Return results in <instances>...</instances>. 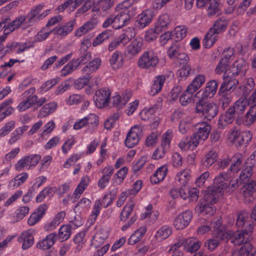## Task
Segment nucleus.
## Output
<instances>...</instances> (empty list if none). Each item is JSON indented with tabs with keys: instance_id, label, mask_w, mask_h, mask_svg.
<instances>
[{
	"instance_id": "1",
	"label": "nucleus",
	"mask_w": 256,
	"mask_h": 256,
	"mask_svg": "<svg viewBox=\"0 0 256 256\" xmlns=\"http://www.w3.org/2000/svg\"><path fill=\"white\" fill-rule=\"evenodd\" d=\"M44 5L40 4L32 8L27 16L22 15L14 20L8 29L13 32L20 26L24 28L30 26L33 24L39 22L46 18L50 13V10H44Z\"/></svg>"
},
{
	"instance_id": "2",
	"label": "nucleus",
	"mask_w": 256,
	"mask_h": 256,
	"mask_svg": "<svg viewBox=\"0 0 256 256\" xmlns=\"http://www.w3.org/2000/svg\"><path fill=\"white\" fill-rule=\"evenodd\" d=\"M228 25V20L224 17L215 20L210 28L203 40V46L206 48H210L218 40V35L224 32Z\"/></svg>"
},
{
	"instance_id": "3",
	"label": "nucleus",
	"mask_w": 256,
	"mask_h": 256,
	"mask_svg": "<svg viewBox=\"0 0 256 256\" xmlns=\"http://www.w3.org/2000/svg\"><path fill=\"white\" fill-rule=\"evenodd\" d=\"M253 230V226L251 224H248V228H244L242 230H237L234 232L228 230L226 233L227 239H231V242L236 246H240L244 244H250L252 238L251 234Z\"/></svg>"
},
{
	"instance_id": "4",
	"label": "nucleus",
	"mask_w": 256,
	"mask_h": 256,
	"mask_svg": "<svg viewBox=\"0 0 256 256\" xmlns=\"http://www.w3.org/2000/svg\"><path fill=\"white\" fill-rule=\"evenodd\" d=\"M218 110V108L216 104L206 102L203 100L197 102L195 108L196 114H202L208 120L214 118L217 115Z\"/></svg>"
},
{
	"instance_id": "5",
	"label": "nucleus",
	"mask_w": 256,
	"mask_h": 256,
	"mask_svg": "<svg viewBox=\"0 0 256 256\" xmlns=\"http://www.w3.org/2000/svg\"><path fill=\"white\" fill-rule=\"evenodd\" d=\"M98 125V116L95 114H90L76 121L73 125V128L75 130H79L86 127L88 132H92L97 128Z\"/></svg>"
},
{
	"instance_id": "6",
	"label": "nucleus",
	"mask_w": 256,
	"mask_h": 256,
	"mask_svg": "<svg viewBox=\"0 0 256 256\" xmlns=\"http://www.w3.org/2000/svg\"><path fill=\"white\" fill-rule=\"evenodd\" d=\"M159 58L153 50H148L140 58L138 64L141 68L152 70L157 66Z\"/></svg>"
},
{
	"instance_id": "7",
	"label": "nucleus",
	"mask_w": 256,
	"mask_h": 256,
	"mask_svg": "<svg viewBox=\"0 0 256 256\" xmlns=\"http://www.w3.org/2000/svg\"><path fill=\"white\" fill-rule=\"evenodd\" d=\"M142 132V128L139 126H134L131 128L127 134L125 140L126 146L130 148L136 145Z\"/></svg>"
},
{
	"instance_id": "8",
	"label": "nucleus",
	"mask_w": 256,
	"mask_h": 256,
	"mask_svg": "<svg viewBox=\"0 0 256 256\" xmlns=\"http://www.w3.org/2000/svg\"><path fill=\"white\" fill-rule=\"evenodd\" d=\"M110 90L106 88H103L97 90L94 97L96 106L98 108H102L110 102Z\"/></svg>"
},
{
	"instance_id": "9",
	"label": "nucleus",
	"mask_w": 256,
	"mask_h": 256,
	"mask_svg": "<svg viewBox=\"0 0 256 256\" xmlns=\"http://www.w3.org/2000/svg\"><path fill=\"white\" fill-rule=\"evenodd\" d=\"M196 128L198 131L194 134L192 136L200 144L201 140H204L208 138L211 130V126L208 122H202L196 124Z\"/></svg>"
},
{
	"instance_id": "10",
	"label": "nucleus",
	"mask_w": 256,
	"mask_h": 256,
	"mask_svg": "<svg viewBox=\"0 0 256 256\" xmlns=\"http://www.w3.org/2000/svg\"><path fill=\"white\" fill-rule=\"evenodd\" d=\"M192 218L191 211L186 210L178 214L175 218L174 225L177 230H183L190 224Z\"/></svg>"
},
{
	"instance_id": "11",
	"label": "nucleus",
	"mask_w": 256,
	"mask_h": 256,
	"mask_svg": "<svg viewBox=\"0 0 256 256\" xmlns=\"http://www.w3.org/2000/svg\"><path fill=\"white\" fill-rule=\"evenodd\" d=\"M128 8H122V9H123L122 11L116 16H114V28L118 29L129 23L131 16L128 14L129 12Z\"/></svg>"
},
{
	"instance_id": "12",
	"label": "nucleus",
	"mask_w": 256,
	"mask_h": 256,
	"mask_svg": "<svg viewBox=\"0 0 256 256\" xmlns=\"http://www.w3.org/2000/svg\"><path fill=\"white\" fill-rule=\"evenodd\" d=\"M35 92V88L32 87L26 90L22 94L27 96L26 98L32 106H36L38 107H40L46 102L48 100L45 97L38 98L36 95L34 94Z\"/></svg>"
},
{
	"instance_id": "13",
	"label": "nucleus",
	"mask_w": 256,
	"mask_h": 256,
	"mask_svg": "<svg viewBox=\"0 0 256 256\" xmlns=\"http://www.w3.org/2000/svg\"><path fill=\"white\" fill-rule=\"evenodd\" d=\"M256 186V182L252 180L250 182L245 184L240 190L244 201L246 203H249L254 200V193Z\"/></svg>"
},
{
	"instance_id": "14",
	"label": "nucleus",
	"mask_w": 256,
	"mask_h": 256,
	"mask_svg": "<svg viewBox=\"0 0 256 256\" xmlns=\"http://www.w3.org/2000/svg\"><path fill=\"white\" fill-rule=\"evenodd\" d=\"M236 112L230 106L226 112L220 116L219 118L218 125L220 128H224L226 126L232 123L235 118Z\"/></svg>"
},
{
	"instance_id": "15",
	"label": "nucleus",
	"mask_w": 256,
	"mask_h": 256,
	"mask_svg": "<svg viewBox=\"0 0 256 256\" xmlns=\"http://www.w3.org/2000/svg\"><path fill=\"white\" fill-rule=\"evenodd\" d=\"M75 24L76 21L74 20H71L64 26L58 28H54L51 30V32L55 35H58L62 38L67 36L72 30Z\"/></svg>"
},
{
	"instance_id": "16",
	"label": "nucleus",
	"mask_w": 256,
	"mask_h": 256,
	"mask_svg": "<svg viewBox=\"0 0 256 256\" xmlns=\"http://www.w3.org/2000/svg\"><path fill=\"white\" fill-rule=\"evenodd\" d=\"M230 178V176L226 172H222L214 179L213 188H216L219 192H224L226 188L227 184L225 182Z\"/></svg>"
},
{
	"instance_id": "17",
	"label": "nucleus",
	"mask_w": 256,
	"mask_h": 256,
	"mask_svg": "<svg viewBox=\"0 0 256 256\" xmlns=\"http://www.w3.org/2000/svg\"><path fill=\"white\" fill-rule=\"evenodd\" d=\"M102 176L98 180V186L100 188H104L109 182V180L114 174V170L112 166H108L101 170Z\"/></svg>"
},
{
	"instance_id": "18",
	"label": "nucleus",
	"mask_w": 256,
	"mask_h": 256,
	"mask_svg": "<svg viewBox=\"0 0 256 256\" xmlns=\"http://www.w3.org/2000/svg\"><path fill=\"white\" fill-rule=\"evenodd\" d=\"M57 238L56 233H51L48 234L45 238L39 242L37 247L43 250L50 249L55 243Z\"/></svg>"
},
{
	"instance_id": "19",
	"label": "nucleus",
	"mask_w": 256,
	"mask_h": 256,
	"mask_svg": "<svg viewBox=\"0 0 256 256\" xmlns=\"http://www.w3.org/2000/svg\"><path fill=\"white\" fill-rule=\"evenodd\" d=\"M152 12L149 10H144L138 15V22L140 28H144L150 23L153 18Z\"/></svg>"
},
{
	"instance_id": "20",
	"label": "nucleus",
	"mask_w": 256,
	"mask_h": 256,
	"mask_svg": "<svg viewBox=\"0 0 256 256\" xmlns=\"http://www.w3.org/2000/svg\"><path fill=\"white\" fill-rule=\"evenodd\" d=\"M198 144V140L192 136L190 139L188 138H182L178 144V146L182 150H194Z\"/></svg>"
},
{
	"instance_id": "21",
	"label": "nucleus",
	"mask_w": 256,
	"mask_h": 256,
	"mask_svg": "<svg viewBox=\"0 0 256 256\" xmlns=\"http://www.w3.org/2000/svg\"><path fill=\"white\" fill-rule=\"evenodd\" d=\"M231 162V166L230 170L232 172H238L242 165V163L244 160V156L240 153L236 154L230 159Z\"/></svg>"
},
{
	"instance_id": "22",
	"label": "nucleus",
	"mask_w": 256,
	"mask_h": 256,
	"mask_svg": "<svg viewBox=\"0 0 256 256\" xmlns=\"http://www.w3.org/2000/svg\"><path fill=\"white\" fill-rule=\"evenodd\" d=\"M101 64V60L95 58L85 66L81 70L82 74H90L98 70Z\"/></svg>"
},
{
	"instance_id": "23",
	"label": "nucleus",
	"mask_w": 256,
	"mask_h": 256,
	"mask_svg": "<svg viewBox=\"0 0 256 256\" xmlns=\"http://www.w3.org/2000/svg\"><path fill=\"white\" fill-rule=\"evenodd\" d=\"M168 168L166 166H162L158 168L154 174L150 177V180L152 184H157L164 180L166 177Z\"/></svg>"
},
{
	"instance_id": "24",
	"label": "nucleus",
	"mask_w": 256,
	"mask_h": 256,
	"mask_svg": "<svg viewBox=\"0 0 256 256\" xmlns=\"http://www.w3.org/2000/svg\"><path fill=\"white\" fill-rule=\"evenodd\" d=\"M124 60L122 52L116 51L113 53L110 59V64L114 70L118 69L122 66Z\"/></svg>"
},
{
	"instance_id": "25",
	"label": "nucleus",
	"mask_w": 256,
	"mask_h": 256,
	"mask_svg": "<svg viewBox=\"0 0 256 256\" xmlns=\"http://www.w3.org/2000/svg\"><path fill=\"white\" fill-rule=\"evenodd\" d=\"M142 46V40L134 39L127 46L126 54L130 56H135L141 51Z\"/></svg>"
},
{
	"instance_id": "26",
	"label": "nucleus",
	"mask_w": 256,
	"mask_h": 256,
	"mask_svg": "<svg viewBox=\"0 0 256 256\" xmlns=\"http://www.w3.org/2000/svg\"><path fill=\"white\" fill-rule=\"evenodd\" d=\"M222 193V192H219V190L212 187V188L208 189L206 191L204 195V199L208 204H215Z\"/></svg>"
},
{
	"instance_id": "27",
	"label": "nucleus",
	"mask_w": 256,
	"mask_h": 256,
	"mask_svg": "<svg viewBox=\"0 0 256 256\" xmlns=\"http://www.w3.org/2000/svg\"><path fill=\"white\" fill-rule=\"evenodd\" d=\"M166 80L165 75H160L154 78V82L151 86V94L155 95L161 91L162 87Z\"/></svg>"
},
{
	"instance_id": "28",
	"label": "nucleus",
	"mask_w": 256,
	"mask_h": 256,
	"mask_svg": "<svg viewBox=\"0 0 256 256\" xmlns=\"http://www.w3.org/2000/svg\"><path fill=\"white\" fill-rule=\"evenodd\" d=\"M172 228L168 226H164L159 228L154 236L156 240L160 242L168 238L172 234Z\"/></svg>"
},
{
	"instance_id": "29",
	"label": "nucleus",
	"mask_w": 256,
	"mask_h": 256,
	"mask_svg": "<svg viewBox=\"0 0 256 256\" xmlns=\"http://www.w3.org/2000/svg\"><path fill=\"white\" fill-rule=\"evenodd\" d=\"M57 108V104L55 102H51L45 104L40 110L38 117L43 118L48 116L53 113Z\"/></svg>"
},
{
	"instance_id": "30",
	"label": "nucleus",
	"mask_w": 256,
	"mask_h": 256,
	"mask_svg": "<svg viewBox=\"0 0 256 256\" xmlns=\"http://www.w3.org/2000/svg\"><path fill=\"white\" fill-rule=\"evenodd\" d=\"M218 94L219 96V104L221 108L224 110L232 102V96L230 92H226L220 90H219Z\"/></svg>"
},
{
	"instance_id": "31",
	"label": "nucleus",
	"mask_w": 256,
	"mask_h": 256,
	"mask_svg": "<svg viewBox=\"0 0 256 256\" xmlns=\"http://www.w3.org/2000/svg\"><path fill=\"white\" fill-rule=\"evenodd\" d=\"M223 78L224 82L220 87V90L230 92V90H233L238 84V81L236 79L232 78V77L226 76Z\"/></svg>"
},
{
	"instance_id": "32",
	"label": "nucleus",
	"mask_w": 256,
	"mask_h": 256,
	"mask_svg": "<svg viewBox=\"0 0 256 256\" xmlns=\"http://www.w3.org/2000/svg\"><path fill=\"white\" fill-rule=\"evenodd\" d=\"M205 82V77L202 74L196 76L190 84L187 87V91H190L191 93H194L200 88Z\"/></svg>"
},
{
	"instance_id": "33",
	"label": "nucleus",
	"mask_w": 256,
	"mask_h": 256,
	"mask_svg": "<svg viewBox=\"0 0 256 256\" xmlns=\"http://www.w3.org/2000/svg\"><path fill=\"white\" fill-rule=\"evenodd\" d=\"M170 22V18L168 14H162L156 24L155 28L158 32H162L168 28Z\"/></svg>"
},
{
	"instance_id": "34",
	"label": "nucleus",
	"mask_w": 256,
	"mask_h": 256,
	"mask_svg": "<svg viewBox=\"0 0 256 256\" xmlns=\"http://www.w3.org/2000/svg\"><path fill=\"white\" fill-rule=\"evenodd\" d=\"M248 216V213L246 210L238 212L236 213V226L238 228H242L245 226L244 228H248V224H250L247 221Z\"/></svg>"
},
{
	"instance_id": "35",
	"label": "nucleus",
	"mask_w": 256,
	"mask_h": 256,
	"mask_svg": "<svg viewBox=\"0 0 256 256\" xmlns=\"http://www.w3.org/2000/svg\"><path fill=\"white\" fill-rule=\"evenodd\" d=\"M146 231V227L142 226L136 230L128 240L129 244L133 245L140 240Z\"/></svg>"
},
{
	"instance_id": "36",
	"label": "nucleus",
	"mask_w": 256,
	"mask_h": 256,
	"mask_svg": "<svg viewBox=\"0 0 256 256\" xmlns=\"http://www.w3.org/2000/svg\"><path fill=\"white\" fill-rule=\"evenodd\" d=\"M74 2H75L74 4L76 5L78 7L84 3V4L78 9L76 12V16H78L80 14L86 12L90 8L92 4L94 3V0H75Z\"/></svg>"
},
{
	"instance_id": "37",
	"label": "nucleus",
	"mask_w": 256,
	"mask_h": 256,
	"mask_svg": "<svg viewBox=\"0 0 256 256\" xmlns=\"http://www.w3.org/2000/svg\"><path fill=\"white\" fill-rule=\"evenodd\" d=\"M112 36V31L110 30H105L96 36L93 40L92 45L93 46L96 47L102 44L105 40L110 39Z\"/></svg>"
},
{
	"instance_id": "38",
	"label": "nucleus",
	"mask_w": 256,
	"mask_h": 256,
	"mask_svg": "<svg viewBox=\"0 0 256 256\" xmlns=\"http://www.w3.org/2000/svg\"><path fill=\"white\" fill-rule=\"evenodd\" d=\"M217 158L218 154L216 151L211 150L205 154L202 161V164L205 167L208 168L216 161Z\"/></svg>"
},
{
	"instance_id": "39",
	"label": "nucleus",
	"mask_w": 256,
	"mask_h": 256,
	"mask_svg": "<svg viewBox=\"0 0 256 256\" xmlns=\"http://www.w3.org/2000/svg\"><path fill=\"white\" fill-rule=\"evenodd\" d=\"M218 86L217 82L214 80L208 82L202 94L203 98H212L216 92Z\"/></svg>"
},
{
	"instance_id": "40",
	"label": "nucleus",
	"mask_w": 256,
	"mask_h": 256,
	"mask_svg": "<svg viewBox=\"0 0 256 256\" xmlns=\"http://www.w3.org/2000/svg\"><path fill=\"white\" fill-rule=\"evenodd\" d=\"M248 106L246 98H241L234 102L232 106L230 107L234 108L236 114H242L246 110Z\"/></svg>"
},
{
	"instance_id": "41",
	"label": "nucleus",
	"mask_w": 256,
	"mask_h": 256,
	"mask_svg": "<svg viewBox=\"0 0 256 256\" xmlns=\"http://www.w3.org/2000/svg\"><path fill=\"white\" fill-rule=\"evenodd\" d=\"M12 102V99L7 100L0 104V112L6 108V110L0 114V122L6 116L12 114L14 112V108L8 106Z\"/></svg>"
},
{
	"instance_id": "42",
	"label": "nucleus",
	"mask_w": 256,
	"mask_h": 256,
	"mask_svg": "<svg viewBox=\"0 0 256 256\" xmlns=\"http://www.w3.org/2000/svg\"><path fill=\"white\" fill-rule=\"evenodd\" d=\"M96 24L94 22L91 21L87 22L75 31L74 36L80 37L93 30Z\"/></svg>"
},
{
	"instance_id": "43",
	"label": "nucleus",
	"mask_w": 256,
	"mask_h": 256,
	"mask_svg": "<svg viewBox=\"0 0 256 256\" xmlns=\"http://www.w3.org/2000/svg\"><path fill=\"white\" fill-rule=\"evenodd\" d=\"M28 178V174L26 172L22 173L16 176L9 182L10 188H16L23 184Z\"/></svg>"
},
{
	"instance_id": "44",
	"label": "nucleus",
	"mask_w": 256,
	"mask_h": 256,
	"mask_svg": "<svg viewBox=\"0 0 256 256\" xmlns=\"http://www.w3.org/2000/svg\"><path fill=\"white\" fill-rule=\"evenodd\" d=\"M220 0H208L204 6L207 8V14L208 16H214L218 12Z\"/></svg>"
},
{
	"instance_id": "45",
	"label": "nucleus",
	"mask_w": 256,
	"mask_h": 256,
	"mask_svg": "<svg viewBox=\"0 0 256 256\" xmlns=\"http://www.w3.org/2000/svg\"><path fill=\"white\" fill-rule=\"evenodd\" d=\"M195 211L199 214L211 216L214 214L215 209L212 206L208 203L204 204L198 203L196 206Z\"/></svg>"
},
{
	"instance_id": "46",
	"label": "nucleus",
	"mask_w": 256,
	"mask_h": 256,
	"mask_svg": "<svg viewBox=\"0 0 256 256\" xmlns=\"http://www.w3.org/2000/svg\"><path fill=\"white\" fill-rule=\"evenodd\" d=\"M135 203L130 200L127 202L126 204L123 208L120 216V219L121 221H126L132 214Z\"/></svg>"
},
{
	"instance_id": "47",
	"label": "nucleus",
	"mask_w": 256,
	"mask_h": 256,
	"mask_svg": "<svg viewBox=\"0 0 256 256\" xmlns=\"http://www.w3.org/2000/svg\"><path fill=\"white\" fill-rule=\"evenodd\" d=\"M33 232L30 230L22 233V238L23 240L22 248L26 250L34 244Z\"/></svg>"
},
{
	"instance_id": "48",
	"label": "nucleus",
	"mask_w": 256,
	"mask_h": 256,
	"mask_svg": "<svg viewBox=\"0 0 256 256\" xmlns=\"http://www.w3.org/2000/svg\"><path fill=\"white\" fill-rule=\"evenodd\" d=\"M78 63L75 62V60L73 59L63 67L60 72V76H66L72 73L78 67Z\"/></svg>"
},
{
	"instance_id": "49",
	"label": "nucleus",
	"mask_w": 256,
	"mask_h": 256,
	"mask_svg": "<svg viewBox=\"0 0 256 256\" xmlns=\"http://www.w3.org/2000/svg\"><path fill=\"white\" fill-rule=\"evenodd\" d=\"M72 226L70 224H64L61 226L58 233V237L62 240H66L68 239L72 234Z\"/></svg>"
},
{
	"instance_id": "50",
	"label": "nucleus",
	"mask_w": 256,
	"mask_h": 256,
	"mask_svg": "<svg viewBox=\"0 0 256 256\" xmlns=\"http://www.w3.org/2000/svg\"><path fill=\"white\" fill-rule=\"evenodd\" d=\"M186 245L187 251L193 253L200 248L201 243L198 239L192 238L186 240Z\"/></svg>"
},
{
	"instance_id": "51",
	"label": "nucleus",
	"mask_w": 256,
	"mask_h": 256,
	"mask_svg": "<svg viewBox=\"0 0 256 256\" xmlns=\"http://www.w3.org/2000/svg\"><path fill=\"white\" fill-rule=\"evenodd\" d=\"M253 174L252 166H244L240 175V180L241 182H246L251 178Z\"/></svg>"
},
{
	"instance_id": "52",
	"label": "nucleus",
	"mask_w": 256,
	"mask_h": 256,
	"mask_svg": "<svg viewBox=\"0 0 256 256\" xmlns=\"http://www.w3.org/2000/svg\"><path fill=\"white\" fill-rule=\"evenodd\" d=\"M172 137V130H167L162 136L160 146L168 150L170 146V142Z\"/></svg>"
},
{
	"instance_id": "53",
	"label": "nucleus",
	"mask_w": 256,
	"mask_h": 256,
	"mask_svg": "<svg viewBox=\"0 0 256 256\" xmlns=\"http://www.w3.org/2000/svg\"><path fill=\"white\" fill-rule=\"evenodd\" d=\"M190 178V174L188 170H184L178 172L176 176V180L183 186H185L187 184Z\"/></svg>"
},
{
	"instance_id": "54",
	"label": "nucleus",
	"mask_w": 256,
	"mask_h": 256,
	"mask_svg": "<svg viewBox=\"0 0 256 256\" xmlns=\"http://www.w3.org/2000/svg\"><path fill=\"white\" fill-rule=\"evenodd\" d=\"M252 249V246L250 244H246L245 246H242L239 251H234L232 256H254L250 254Z\"/></svg>"
},
{
	"instance_id": "55",
	"label": "nucleus",
	"mask_w": 256,
	"mask_h": 256,
	"mask_svg": "<svg viewBox=\"0 0 256 256\" xmlns=\"http://www.w3.org/2000/svg\"><path fill=\"white\" fill-rule=\"evenodd\" d=\"M255 84L252 78H250L245 80L244 85L240 86V89L243 90V95L247 96L250 92L254 89Z\"/></svg>"
},
{
	"instance_id": "56",
	"label": "nucleus",
	"mask_w": 256,
	"mask_h": 256,
	"mask_svg": "<svg viewBox=\"0 0 256 256\" xmlns=\"http://www.w3.org/2000/svg\"><path fill=\"white\" fill-rule=\"evenodd\" d=\"M107 234H102V231H99L93 236L92 244L97 248L104 244V240L107 238Z\"/></svg>"
},
{
	"instance_id": "57",
	"label": "nucleus",
	"mask_w": 256,
	"mask_h": 256,
	"mask_svg": "<svg viewBox=\"0 0 256 256\" xmlns=\"http://www.w3.org/2000/svg\"><path fill=\"white\" fill-rule=\"evenodd\" d=\"M134 36V34L132 30L130 28H128V29L124 34H122L118 38V39L120 44H122L123 45H125Z\"/></svg>"
},
{
	"instance_id": "58",
	"label": "nucleus",
	"mask_w": 256,
	"mask_h": 256,
	"mask_svg": "<svg viewBox=\"0 0 256 256\" xmlns=\"http://www.w3.org/2000/svg\"><path fill=\"white\" fill-rule=\"evenodd\" d=\"M128 168L126 166L123 167L120 169L114 176V182L116 184H122L128 173Z\"/></svg>"
},
{
	"instance_id": "59",
	"label": "nucleus",
	"mask_w": 256,
	"mask_h": 256,
	"mask_svg": "<svg viewBox=\"0 0 256 256\" xmlns=\"http://www.w3.org/2000/svg\"><path fill=\"white\" fill-rule=\"evenodd\" d=\"M84 76L78 78L74 84V86L76 89H81L87 85L90 79V76L88 74H83Z\"/></svg>"
},
{
	"instance_id": "60",
	"label": "nucleus",
	"mask_w": 256,
	"mask_h": 256,
	"mask_svg": "<svg viewBox=\"0 0 256 256\" xmlns=\"http://www.w3.org/2000/svg\"><path fill=\"white\" fill-rule=\"evenodd\" d=\"M30 208L26 206H20L16 212V216L14 217L16 222H18L24 218L28 214Z\"/></svg>"
},
{
	"instance_id": "61",
	"label": "nucleus",
	"mask_w": 256,
	"mask_h": 256,
	"mask_svg": "<svg viewBox=\"0 0 256 256\" xmlns=\"http://www.w3.org/2000/svg\"><path fill=\"white\" fill-rule=\"evenodd\" d=\"M230 64V62L221 58L215 69L216 74H220L228 71Z\"/></svg>"
},
{
	"instance_id": "62",
	"label": "nucleus",
	"mask_w": 256,
	"mask_h": 256,
	"mask_svg": "<svg viewBox=\"0 0 256 256\" xmlns=\"http://www.w3.org/2000/svg\"><path fill=\"white\" fill-rule=\"evenodd\" d=\"M186 32L187 28L185 26H177L174 28V36L177 39L176 40H180L183 39L186 36Z\"/></svg>"
},
{
	"instance_id": "63",
	"label": "nucleus",
	"mask_w": 256,
	"mask_h": 256,
	"mask_svg": "<svg viewBox=\"0 0 256 256\" xmlns=\"http://www.w3.org/2000/svg\"><path fill=\"white\" fill-rule=\"evenodd\" d=\"M80 56L77 59H74L75 62H78L79 66L80 64L87 63L92 58L91 52L88 51L80 52Z\"/></svg>"
},
{
	"instance_id": "64",
	"label": "nucleus",
	"mask_w": 256,
	"mask_h": 256,
	"mask_svg": "<svg viewBox=\"0 0 256 256\" xmlns=\"http://www.w3.org/2000/svg\"><path fill=\"white\" fill-rule=\"evenodd\" d=\"M245 120L249 124L256 121V106H250V110L246 114Z\"/></svg>"
}]
</instances>
